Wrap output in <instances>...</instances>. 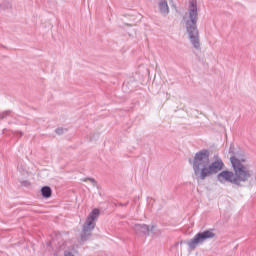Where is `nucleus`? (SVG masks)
<instances>
[{
    "mask_svg": "<svg viewBox=\"0 0 256 256\" xmlns=\"http://www.w3.org/2000/svg\"><path fill=\"white\" fill-rule=\"evenodd\" d=\"M233 149V145H230V163L234 172L224 170L218 173L216 176L217 181H219V183H232L237 187H244L246 183L253 185V183H256V173L253 167L249 164H244L245 160L239 159V156Z\"/></svg>",
    "mask_w": 256,
    "mask_h": 256,
    "instance_id": "1",
    "label": "nucleus"
},
{
    "mask_svg": "<svg viewBox=\"0 0 256 256\" xmlns=\"http://www.w3.org/2000/svg\"><path fill=\"white\" fill-rule=\"evenodd\" d=\"M209 155V150L202 149L195 154L192 160L194 175L198 179H201V181H205V179L211 177V175H217V173L223 171V167H225V163H223L221 157L214 156V161L211 162Z\"/></svg>",
    "mask_w": 256,
    "mask_h": 256,
    "instance_id": "2",
    "label": "nucleus"
},
{
    "mask_svg": "<svg viewBox=\"0 0 256 256\" xmlns=\"http://www.w3.org/2000/svg\"><path fill=\"white\" fill-rule=\"evenodd\" d=\"M188 39L194 49H201L199 41V29L197 21H199V12L197 10V0H190L188 5V17L184 18Z\"/></svg>",
    "mask_w": 256,
    "mask_h": 256,
    "instance_id": "3",
    "label": "nucleus"
},
{
    "mask_svg": "<svg viewBox=\"0 0 256 256\" xmlns=\"http://www.w3.org/2000/svg\"><path fill=\"white\" fill-rule=\"evenodd\" d=\"M99 209L95 208L90 212L88 217L86 218V221L83 225L82 234H81V241H87L89 237H91L92 231L95 229V221L99 219Z\"/></svg>",
    "mask_w": 256,
    "mask_h": 256,
    "instance_id": "4",
    "label": "nucleus"
},
{
    "mask_svg": "<svg viewBox=\"0 0 256 256\" xmlns=\"http://www.w3.org/2000/svg\"><path fill=\"white\" fill-rule=\"evenodd\" d=\"M215 237V232L213 229L210 230H205L203 232H198L194 238H192L188 242V247L190 249H197L198 245H203L207 239H214Z\"/></svg>",
    "mask_w": 256,
    "mask_h": 256,
    "instance_id": "5",
    "label": "nucleus"
},
{
    "mask_svg": "<svg viewBox=\"0 0 256 256\" xmlns=\"http://www.w3.org/2000/svg\"><path fill=\"white\" fill-rule=\"evenodd\" d=\"M133 229L137 234L149 235L150 231H155V226L150 228L147 224H135Z\"/></svg>",
    "mask_w": 256,
    "mask_h": 256,
    "instance_id": "6",
    "label": "nucleus"
},
{
    "mask_svg": "<svg viewBox=\"0 0 256 256\" xmlns=\"http://www.w3.org/2000/svg\"><path fill=\"white\" fill-rule=\"evenodd\" d=\"M158 5L160 13L167 16L169 13V4L167 3V0H160Z\"/></svg>",
    "mask_w": 256,
    "mask_h": 256,
    "instance_id": "7",
    "label": "nucleus"
},
{
    "mask_svg": "<svg viewBox=\"0 0 256 256\" xmlns=\"http://www.w3.org/2000/svg\"><path fill=\"white\" fill-rule=\"evenodd\" d=\"M53 191L51 190V187L44 186L41 188V195L44 197V199H49L51 197Z\"/></svg>",
    "mask_w": 256,
    "mask_h": 256,
    "instance_id": "8",
    "label": "nucleus"
},
{
    "mask_svg": "<svg viewBox=\"0 0 256 256\" xmlns=\"http://www.w3.org/2000/svg\"><path fill=\"white\" fill-rule=\"evenodd\" d=\"M1 9H11V3L9 2H4L3 4L0 5Z\"/></svg>",
    "mask_w": 256,
    "mask_h": 256,
    "instance_id": "9",
    "label": "nucleus"
},
{
    "mask_svg": "<svg viewBox=\"0 0 256 256\" xmlns=\"http://www.w3.org/2000/svg\"><path fill=\"white\" fill-rule=\"evenodd\" d=\"M87 180L92 183L93 187H97V181L95 178H87Z\"/></svg>",
    "mask_w": 256,
    "mask_h": 256,
    "instance_id": "10",
    "label": "nucleus"
},
{
    "mask_svg": "<svg viewBox=\"0 0 256 256\" xmlns=\"http://www.w3.org/2000/svg\"><path fill=\"white\" fill-rule=\"evenodd\" d=\"M56 133H57V135H63V133H65V129L58 128V129H56Z\"/></svg>",
    "mask_w": 256,
    "mask_h": 256,
    "instance_id": "11",
    "label": "nucleus"
},
{
    "mask_svg": "<svg viewBox=\"0 0 256 256\" xmlns=\"http://www.w3.org/2000/svg\"><path fill=\"white\" fill-rule=\"evenodd\" d=\"M9 113H11V111H5L1 114L0 119H5V117H7V115H9Z\"/></svg>",
    "mask_w": 256,
    "mask_h": 256,
    "instance_id": "12",
    "label": "nucleus"
},
{
    "mask_svg": "<svg viewBox=\"0 0 256 256\" xmlns=\"http://www.w3.org/2000/svg\"><path fill=\"white\" fill-rule=\"evenodd\" d=\"M64 256H75V255H73V253H71L70 251H65Z\"/></svg>",
    "mask_w": 256,
    "mask_h": 256,
    "instance_id": "13",
    "label": "nucleus"
},
{
    "mask_svg": "<svg viewBox=\"0 0 256 256\" xmlns=\"http://www.w3.org/2000/svg\"><path fill=\"white\" fill-rule=\"evenodd\" d=\"M20 137H23V132H20Z\"/></svg>",
    "mask_w": 256,
    "mask_h": 256,
    "instance_id": "14",
    "label": "nucleus"
}]
</instances>
